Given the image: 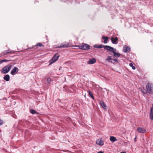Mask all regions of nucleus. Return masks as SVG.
Segmentation results:
<instances>
[{
  "label": "nucleus",
  "instance_id": "nucleus-14",
  "mask_svg": "<svg viewBox=\"0 0 153 153\" xmlns=\"http://www.w3.org/2000/svg\"><path fill=\"white\" fill-rule=\"evenodd\" d=\"M4 79L7 81H9L10 80V76L8 74L5 75L4 77Z\"/></svg>",
  "mask_w": 153,
  "mask_h": 153
},
{
  "label": "nucleus",
  "instance_id": "nucleus-22",
  "mask_svg": "<svg viewBox=\"0 0 153 153\" xmlns=\"http://www.w3.org/2000/svg\"><path fill=\"white\" fill-rule=\"evenodd\" d=\"M88 93L89 94V96H90V97L91 98H92V99H94V96H93L92 93L91 91H88Z\"/></svg>",
  "mask_w": 153,
  "mask_h": 153
},
{
  "label": "nucleus",
  "instance_id": "nucleus-32",
  "mask_svg": "<svg viewBox=\"0 0 153 153\" xmlns=\"http://www.w3.org/2000/svg\"><path fill=\"white\" fill-rule=\"evenodd\" d=\"M120 153H126L125 152H120Z\"/></svg>",
  "mask_w": 153,
  "mask_h": 153
},
{
  "label": "nucleus",
  "instance_id": "nucleus-20",
  "mask_svg": "<svg viewBox=\"0 0 153 153\" xmlns=\"http://www.w3.org/2000/svg\"><path fill=\"white\" fill-rule=\"evenodd\" d=\"M53 80L52 79L50 78H48L47 79L46 83L47 84H50L51 82H52Z\"/></svg>",
  "mask_w": 153,
  "mask_h": 153
},
{
  "label": "nucleus",
  "instance_id": "nucleus-8",
  "mask_svg": "<svg viewBox=\"0 0 153 153\" xmlns=\"http://www.w3.org/2000/svg\"><path fill=\"white\" fill-rule=\"evenodd\" d=\"M104 48L105 49L107 50L111 51L112 52L114 51V50L115 49L114 48H113L112 47L110 46L106 45L104 46Z\"/></svg>",
  "mask_w": 153,
  "mask_h": 153
},
{
  "label": "nucleus",
  "instance_id": "nucleus-18",
  "mask_svg": "<svg viewBox=\"0 0 153 153\" xmlns=\"http://www.w3.org/2000/svg\"><path fill=\"white\" fill-rule=\"evenodd\" d=\"M94 47L96 48H104V45H94Z\"/></svg>",
  "mask_w": 153,
  "mask_h": 153
},
{
  "label": "nucleus",
  "instance_id": "nucleus-17",
  "mask_svg": "<svg viewBox=\"0 0 153 153\" xmlns=\"http://www.w3.org/2000/svg\"><path fill=\"white\" fill-rule=\"evenodd\" d=\"M102 39H104V41L103 42L105 44H106L107 43V41L108 39V38L107 36L105 37L104 36H103L102 38Z\"/></svg>",
  "mask_w": 153,
  "mask_h": 153
},
{
  "label": "nucleus",
  "instance_id": "nucleus-4",
  "mask_svg": "<svg viewBox=\"0 0 153 153\" xmlns=\"http://www.w3.org/2000/svg\"><path fill=\"white\" fill-rule=\"evenodd\" d=\"M59 56V54L58 53L55 54L52 59L50 61V64L53 63V62H55L57 60L58 57Z\"/></svg>",
  "mask_w": 153,
  "mask_h": 153
},
{
  "label": "nucleus",
  "instance_id": "nucleus-23",
  "mask_svg": "<svg viewBox=\"0 0 153 153\" xmlns=\"http://www.w3.org/2000/svg\"><path fill=\"white\" fill-rule=\"evenodd\" d=\"M111 60H112L111 56H108L106 59V60L108 62H109Z\"/></svg>",
  "mask_w": 153,
  "mask_h": 153
},
{
  "label": "nucleus",
  "instance_id": "nucleus-25",
  "mask_svg": "<svg viewBox=\"0 0 153 153\" xmlns=\"http://www.w3.org/2000/svg\"><path fill=\"white\" fill-rule=\"evenodd\" d=\"M129 65L132 67V68L133 70H135L136 68L135 66H133V64L132 63H130L129 64Z\"/></svg>",
  "mask_w": 153,
  "mask_h": 153
},
{
  "label": "nucleus",
  "instance_id": "nucleus-21",
  "mask_svg": "<svg viewBox=\"0 0 153 153\" xmlns=\"http://www.w3.org/2000/svg\"><path fill=\"white\" fill-rule=\"evenodd\" d=\"M30 112L32 114H37V111H35V110H33V109H31L30 110Z\"/></svg>",
  "mask_w": 153,
  "mask_h": 153
},
{
  "label": "nucleus",
  "instance_id": "nucleus-31",
  "mask_svg": "<svg viewBox=\"0 0 153 153\" xmlns=\"http://www.w3.org/2000/svg\"><path fill=\"white\" fill-rule=\"evenodd\" d=\"M2 62V61H0V64H1Z\"/></svg>",
  "mask_w": 153,
  "mask_h": 153
},
{
  "label": "nucleus",
  "instance_id": "nucleus-16",
  "mask_svg": "<svg viewBox=\"0 0 153 153\" xmlns=\"http://www.w3.org/2000/svg\"><path fill=\"white\" fill-rule=\"evenodd\" d=\"M130 48L129 47L124 46L123 47V51L125 53L127 52L129 50Z\"/></svg>",
  "mask_w": 153,
  "mask_h": 153
},
{
  "label": "nucleus",
  "instance_id": "nucleus-2",
  "mask_svg": "<svg viewBox=\"0 0 153 153\" xmlns=\"http://www.w3.org/2000/svg\"><path fill=\"white\" fill-rule=\"evenodd\" d=\"M12 65L9 64L4 67L1 70V72L2 74H7L8 73L11 68Z\"/></svg>",
  "mask_w": 153,
  "mask_h": 153
},
{
  "label": "nucleus",
  "instance_id": "nucleus-24",
  "mask_svg": "<svg viewBox=\"0 0 153 153\" xmlns=\"http://www.w3.org/2000/svg\"><path fill=\"white\" fill-rule=\"evenodd\" d=\"M12 52V51L10 50H7L5 51H4V53H11Z\"/></svg>",
  "mask_w": 153,
  "mask_h": 153
},
{
  "label": "nucleus",
  "instance_id": "nucleus-30",
  "mask_svg": "<svg viewBox=\"0 0 153 153\" xmlns=\"http://www.w3.org/2000/svg\"><path fill=\"white\" fill-rule=\"evenodd\" d=\"M97 153H103V152L102 151H99Z\"/></svg>",
  "mask_w": 153,
  "mask_h": 153
},
{
  "label": "nucleus",
  "instance_id": "nucleus-28",
  "mask_svg": "<svg viewBox=\"0 0 153 153\" xmlns=\"http://www.w3.org/2000/svg\"><path fill=\"white\" fill-rule=\"evenodd\" d=\"M114 61L116 62H118V61L117 59H114Z\"/></svg>",
  "mask_w": 153,
  "mask_h": 153
},
{
  "label": "nucleus",
  "instance_id": "nucleus-6",
  "mask_svg": "<svg viewBox=\"0 0 153 153\" xmlns=\"http://www.w3.org/2000/svg\"><path fill=\"white\" fill-rule=\"evenodd\" d=\"M96 143L99 146H103L104 144V142L102 138H100L96 140Z\"/></svg>",
  "mask_w": 153,
  "mask_h": 153
},
{
  "label": "nucleus",
  "instance_id": "nucleus-33",
  "mask_svg": "<svg viewBox=\"0 0 153 153\" xmlns=\"http://www.w3.org/2000/svg\"><path fill=\"white\" fill-rule=\"evenodd\" d=\"M136 137H135V138H134V140L135 141V140H136Z\"/></svg>",
  "mask_w": 153,
  "mask_h": 153
},
{
  "label": "nucleus",
  "instance_id": "nucleus-7",
  "mask_svg": "<svg viewBox=\"0 0 153 153\" xmlns=\"http://www.w3.org/2000/svg\"><path fill=\"white\" fill-rule=\"evenodd\" d=\"M70 46L69 43H67V44H65V43H63L61 44L60 45H58L57 47L58 48H67Z\"/></svg>",
  "mask_w": 153,
  "mask_h": 153
},
{
  "label": "nucleus",
  "instance_id": "nucleus-3",
  "mask_svg": "<svg viewBox=\"0 0 153 153\" xmlns=\"http://www.w3.org/2000/svg\"><path fill=\"white\" fill-rule=\"evenodd\" d=\"M78 47L79 49L84 50H88L90 48V46L87 44L84 43L79 45Z\"/></svg>",
  "mask_w": 153,
  "mask_h": 153
},
{
  "label": "nucleus",
  "instance_id": "nucleus-10",
  "mask_svg": "<svg viewBox=\"0 0 153 153\" xmlns=\"http://www.w3.org/2000/svg\"><path fill=\"white\" fill-rule=\"evenodd\" d=\"M137 130V131L140 133H144L146 131L145 129L143 128L138 127Z\"/></svg>",
  "mask_w": 153,
  "mask_h": 153
},
{
  "label": "nucleus",
  "instance_id": "nucleus-27",
  "mask_svg": "<svg viewBox=\"0 0 153 153\" xmlns=\"http://www.w3.org/2000/svg\"><path fill=\"white\" fill-rule=\"evenodd\" d=\"M3 124V121L1 120H0V126L1 125Z\"/></svg>",
  "mask_w": 153,
  "mask_h": 153
},
{
  "label": "nucleus",
  "instance_id": "nucleus-15",
  "mask_svg": "<svg viewBox=\"0 0 153 153\" xmlns=\"http://www.w3.org/2000/svg\"><path fill=\"white\" fill-rule=\"evenodd\" d=\"M116 51V50L115 49L114 51L113 52L114 54V56L115 57H119L120 56V54L119 53H116L115 52Z\"/></svg>",
  "mask_w": 153,
  "mask_h": 153
},
{
  "label": "nucleus",
  "instance_id": "nucleus-19",
  "mask_svg": "<svg viewBox=\"0 0 153 153\" xmlns=\"http://www.w3.org/2000/svg\"><path fill=\"white\" fill-rule=\"evenodd\" d=\"M110 141H111L112 143L114 142L117 140L116 138L114 136L110 137Z\"/></svg>",
  "mask_w": 153,
  "mask_h": 153
},
{
  "label": "nucleus",
  "instance_id": "nucleus-12",
  "mask_svg": "<svg viewBox=\"0 0 153 153\" xmlns=\"http://www.w3.org/2000/svg\"><path fill=\"white\" fill-rule=\"evenodd\" d=\"M152 106V107L151 108L150 113V118L151 120H153V104Z\"/></svg>",
  "mask_w": 153,
  "mask_h": 153
},
{
  "label": "nucleus",
  "instance_id": "nucleus-11",
  "mask_svg": "<svg viewBox=\"0 0 153 153\" xmlns=\"http://www.w3.org/2000/svg\"><path fill=\"white\" fill-rule=\"evenodd\" d=\"M111 40L113 44H116L117 43L116 42L118 40V38L117 37H112L111 38Z\"/></svg>",
  "mask_w": 153,
  "mask_h": 153
},
{
  "label": "nucleus",
  "instance_id": "nucleus-9",
  "mask_svg": "<svg viewBox=\"0 0 153 153\" xmlns=\"http://www.w3.org/2000/svg\"><path fill=\"white\" fill-rule=\"evenodd\" d=\"M96 62V60L95 59H89V61L87 62V63L89 64H93L95 63Z\"/></svg>",
  "mask_w": 153,
  "mask_h": 153
},
{
  "label": "nucleus",
  "instance_id": "nucleus-5",
  "mask_svg": "<svg viewBox=\"0 0 153 153\" xmlns=\"http://www.w3.org/2000/svg\"><path fill=\"white\" fill-rule=\"evenodd\" d=\"M19 71L18 68L16 67H14L11 71L10 74L12 75H15Z\"/></svg>",
  "mask_w": 153,
  "mask_h": 153
},
{
  "label": "nucleus",
  "instance_id": "nucleus-29",
  "mask_svg": "<svg viewBox=\"0 0 153 153\" xmlns=\"http://www.w3.org/2000/svg\"><path fill=\"white\" fill-rule=\"evenodd\" d=\"M7 61L6 59H4L3 60H1V61H2V62H6Z\"/></svg>",
  "mask_w": 153,
  "mask_h": 153
},
{
  "label": "nucleus",
  "instance_id": "nucleus-13",
  "mask_svg": "<svg viewBox=\"0 0 153 153\" xmlns=\"http://www.w3.org/2000/svg\"><path fill=\"white\" fill-rule=\"evenodd\" d=\"M99 103L104 109H105L106 108V106L103 101H100Z\"/></svg>",
  "mask_w": 153,
  "mask_h": 153
},
{
  "label": "nucleus",
  "instance_id": "nucleus-26",
  "mask_svg": "<svg viewBox=\"0 0 153 153\" xmlns=\"http://www.w3.org/2000/svg\"><path fill=\"white\" fill-rule=\"evenodd\" d=\"M35 46H39L40 47L43 46L42 44V43H37Z\"/></svg>",
  "mask_w": 153,
  "mask_h": 153
},
{
  "label": "nucleus",
  "instance_id": "nucleus-1",
  "mask_svg": "<svg viewBox=\"0 0 153 153\" xmlns=\"http://www.w3.org/2000/svg\"><path fill=\"white\" fill-rule=\"evenodd\" d=\"M146 91L149 94H153V84L150 83H148L146 86Z\"/></svg>",
  "mask_w": 153,
  "mask_h": 153
}]
</instances>
